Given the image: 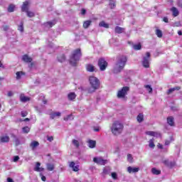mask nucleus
Returning a JSON list of instances; mask_svg holds the SVG:
<instances>
[{"label":"nucleus","instance_id":"30","mask_svg":"<svg viewBox=\"0 0 182 182\" xmlns=\"http://www.w3.org/2000/svg\"><path fill=\"white\" fill-rule=\"evenodd\" d=\"M66 60V57L65 56V55H60L58 57V62H65V60Z\"/></svg>","mask_w":182,"mask_h":182},{"label":"nucleus","instance_id":"12","mask_svg":"<svg viewBox=\"0 0 182 182\" xmlns=\"http://www.w3.org/2000/svg\"><path fill=\"white\" fill-rule=\"evenodd\" d=\"M87 143H88V147L90 149H95L96 147V141L95 140L89 139Z\"/></svg>","mask_w":182,"mask_h":182},{"label":"nucleus","instance_id":"32","mask_svg":"<svg viewBox=\"0 0 182 182\" xmlns=\"http://www.w3.org/2000/svg\"><path fill=\"white\" fill-rule=\"evenodd\" d=\"M137 122H139V123H141V122H143L144 117L143 116V114H139L137 117Z\"/></svg>","mask_w":182,"mask_h":182},{"label":"nucleus","instance_id":"29","mask_svg":"<svg viewBox=\"0 0 182 182\" xmlns=\"http://www.w3.org/2000/svg\"><path fill=\"white\" fill-rule=\"evenodd\" d=\"M68 97L69 100H73L76 99V94H75V92H70L68 94Z\"/></svg>","mask_w":182,"mask_h":182},{"label":"nucleus","instance_id":"8","mask_svg":"<svg viewBox=\"0 0 182 182\" xmlns=\"http://www.w3.org/2000/svg\"><path fill=\"white\" fill-rule=\"evenodd\" d=\"M98 66L100 70H106V68H107V62L105 59L100 58L98 60Z\"/></svg>","mask_w":182,"mask_h":182},{"label":"nucleus","instance_id":"37","mask_svg":"<svg viewBox=\"0 0 182 182\" xmlns=\"http://www.w3.org/2000/svg\"><path fill=\"white\" fill-rule=\"evenodd\" d=\"M180 89H181L180 87H175L171 88L168 90V95H170V93H173V92L176 90H180Z\"/></svg>","mask_w":182,"mask_h":182},{"label":"nucleus","instance_id":"22","mask_svg":"<svg viewBox=\"0 0 182 182\" xmlns=\"http://www.w3.org/2000/svg\"><path fill=\"white\" fill-rule=\"evenodd\" d=\"M114 31L115 33H123V32H124V28L116 26Z\"/></svg>","mask_w":182,"mask_h":182},{"label":"nucleus","instance_id":"39","mask_svg":"<svg viewBox=\"0 0 182 182\" xmlns=\"http://www.w3.org/2000/svg\"><path fill=\"white\" fill-rule=\"evenodd\" d=\"M109 6L111 8V9H113L114 6H116V2L113 0H110L109 3Z\"/></svg>","mask_w":182,"mask_h":182},{"label":"nucleus","instance_id":"59","mask_svg":"<svg viewBox=\"0 0 182 182\" xmlns=\"http://www.w3.org/2000/svg\"><path fill=\"white\" fill-rule=\"evenodd\" d=\"M41 180H42V181H46V177L44 176H41Z\"/></svg>","mask_w":182,"mask_h":182},{"label":"nucleus","instance_id":"14","mask_svg":"<svg viewBox=\"0 0 182 182\" xmlns=\"http://www.w3.org/2000/svg\"><path fill=\"white\" fill-rule=\"evenodd\" d=\"M167 123L169 124V126H174V117L172 116L167 117Z\"/></svg>","mask_w":182,"mask_h":182},{"label":"nucleus","instance_id":"40","mask_svg":"<svg viewBox=\"0 0 182 182\" xmlns=\"http://www.w3.org/2000/svg\"><path fill=\"white\" fill-rule=\"evenodd\" d=\"M72 143L73 146H75L77 149H78V147L80 146V144H79V141L76 139H73Z\"/></svg>","mask_w":182,"mask_h":182},{"label":"nucleus","instance_id":"1","mask_svg":"<svg viewBox=\"0 0 182 182\" xmlns=\"http://www.w3.org/2000/svg\"><path fill=\"white\" fill-rule=\"evenodd\" d=\"M127 62V57L125 55H121L117 58V63L114 67L113 72L114 73H120L122 70L124 68V66H126V63Z\"/></svg>","mask_w":182,"mask_h":182},{"label":"nucleus","instance_id":"33","mask_svg":"<svg viewBox=\"0 0 182 182\" xmlns=\"http://www.w3.org/2000/svg\"><path fill=\"white\" fill-rule=\"evenodd\" d=\"M156 35L157 36L158 38H162L163 37V31H161V30H160V29H156Z\"/></svg>","mask_w":182,"mask_h":182},{"label":"nucleus","instance_id":"3","mask_svg":"<svg viewBox=\"0 0 182 182\" xmlns=\"http://www.w3.org/2000/svg\"><path fill=\"white\" fill-rule=\"evenodd\" d=\"M110 129L114 136H119V134H122V133L123 132V129H124V126L120 122L116 121L112 123Z\"/></svg>","mask_w":182,"mask_h":182},{"label":"nucleus","instance_id":"25","mask_svg":"<svg viewBox=\"0 0 182 182\" xmlns=\"http://www.w3.org/2000/svg\"><path fill=\"white\" fill-rule=\"evenodd\" d=\"M11 137L14 139V141L16 144V146H19L21 144V141H19V139L15 136V134H12Z\"/></svg>","mask_w":182,"mask_h":182},{"label":"nucleus","instance_id":"43","mask_svg":"<svg viewBox=\"0 0 182 182\" xmlns=\"http://www.w3.org/2000/svg\"><path fill=\"white\" fill-rule=\"evenodd\" d=\"M16 75L17 80H19V79H21V76H22V75H23V73H22V72H17L16 73Z\"/></svg>","mask_w":182,"mask_h":182},{"label":"nucleus","instance_id":"60","mask_svg":"<svg viewBox=\"0 0 182 182\" xmlns=\"http://www.w3.org/2000/svg\"><path fill=\"white\" fill-rule=\"evenodd\" d=\"M7 182H14V179H12L11 178H8Z\"/></svg>","mask_w":182,"mask_h":182},{"label":"nucleus","instance_id":"49","mask_svg":"<svg viewBox=\"0 0 182 182\" xmlns=\"http://www.w3.org/2000/svg\"><path fill=\"white\" fill-rule=\"evenodd\" d=\"M21 116L22 117H26V116H28V112L26 111H22Z\"/></svg>","mask_w":182,"mask_h":182},{"label":"nucleus","instance_id":"16","mask_svg":"<svg viewBox=\"0 0 182 182\" xmlns=\"http://www.w3.org/2000/svg\"><path fill=\"white\" fill-rule=\"evenodd\" d=\"M46 168L48 171H53L55 170V164L48 163L46 164Z\"/></svg>","mask_w":182,"mask_h":182},{"label":"nucleus","instance_id":"63","mask_svg":"<svg viewBox=\"0 0 182 182\" xmlns=\"http://www.w3.org/2000/svg\"><path fill=\"white\" fill-rule=\"evenodd\" d=\"M175 26H181V23L180 22L175 23Z\"/></svg>","mask_w":182,"mask_h":182},{"label":"nucleus","instance_id":"26","mask_svg":"<svg viewBox=\"0 0 182 182\" xmlns=\"http://www.w3.org/2000/svg\"><path fill=\"white\" fill-rule=\"evenodd\" d=\"M0 141L1 143H8L9 141V136H4L0 138Z\"/></svg>","mask_w":182,"mask_h":182},{"label":"nucleus","instance_id":"44","mask_svg":"<svg viewBox=\"0 0 182 182\" xmlns=\"http://www.w3.org/2000/svg\"><path fill=\"white\" fill-rule=\"evenodd\" d=\"M127 161L129 163H133V156H132V154H128L127 155Z\"/></svg>","mask_w":182,"mask_h":182},{"label":"nucleus","instance_id":"4","mask_svg":"<svg viewBox=\"0 0 182 182\" xmlns=\"http://www.w3.org/2000/svg\"><path fill=\"white\" fill-rule=\"evenodd\" d=\"M82 56V52H80V49H77L73 51L72 55L70 58V63L73 66H76V63L79 62L80 58Z\"/></svg>","mask_w":182,"mask_h":182},{"label":"nucleus","instance_id":"18","mask_svg":"<svg viewBox=\"0 0 182 182\" xmlns=\"http://www.w3.org/2000/svg\"><path fill=\"white\" fill-rule=\"evenodd\" d=\"M22 60L23 62H26V63H31L32 62V58L28 56V55H23Z\"/></svg>","mask_w":182,"mask_h":182},{"label":"nucleus","instance_id":"35","mask_svg":"<svg viewBox=\"0 0 182 182\" xmlns=\"http://www.w3.org/2000/svg\"><path fill=\"white\" fill-rule=\"evenodd\" d=\"M133 49L134 50H140V49H141V44H140V43L134 44L133 46Z\"/></svg>","mask_w":182,"mask_h":182},{"label":"nucleus","instance_id":"19","mask_svg":"<svg viewBox=\"0 0 182 182\" xmlns=\"http://www.w3.org/2000/svg\"><path fill=\"white\" fill-rule=\"evenodd\" d=\"M86 70H87V72H95V70H96V68H95V66H93V65L88 64L86 66Z\"/></svg>","mask_w":182,"mask_h":182},{"label":"nucleus","instance_id":"13","mask_svg":"<svg viewBox=\"0 0 182 182\" xmlns=\"http://www.w3.org/2000/svg\"><path fill=\"white\" fill-rule=\"evenodd\" d=\"M29 5V1H24L21 6L22 12H27L28 11V6Z\"/></svg>","mask_w":182,"mask_h":182},{"label":"nucleus","instance_id":"23","mask_svg":"<svg viewBox=\"0 0 182 182\" xmlns=\"http://www.w3.org/2000/svg\"><path fill=\"white\" fill-rule=\"evenodd\" d=\"M171 12L173 13V16H178V14L180 12L178 11V9L176 7H172L171 9Z\"/></svg>","mask_w":182,"mask_h":182},{"label":"nucleus","instance_id":"62","mask_svg":"<svg viewBox=\"0 0 182 182\" xmlns=\"http://www.w3.org/2000/svg\"><path fill=\"white\" fill-rule=\"evenodd\" d=\"M170 141H165V146H168L170 144Z\"/></svg>","mask_w":182,"mask_h":182},{"label":"nucleus","instance_id":"55","mask_svg":"<svg viewBox=\"0 0 182 182\" xmlns=\"http://www.w3.org/2000/svg\"><path fill=\"white\" fill-rule=\"evenodd\" d=\"M7 96H9V97H12V96H14V92L11 91L9 92Z\"/></svg>","mask_w":182,"mask_h":182},{"label":"nucleus","instance_id":"47","mask_svg":"<svg viewBox=\"0 0 182 182\" xmlns=\"http://www.w3.org/2000/svg\"><path fill=\"white\" fill-rule=\"evenodd\" d=\"M149 146L151 149H154L155 145H154V142L153 141V139H151L149 141Z\"/></svg>","mask_w":182,"mask_h":182},{"label":"nucleus","instance_id":"10","mask_svg":"<svg viewBox=\"0 0 182 182\" xmlns=\"http://www.w3.org/2000/svg\"><path fill=\"white\" fill-rule=\"evenodd\" d=\"M140 171V168L137 167H132V166H129L127 168V171L128 173H129V174H132V173H139V171Z\"/></svg>","mask_w":182,"mask_h":182},{"label":"nucleus","instance_id":"28","mask_svg":"<svg viewBox=\"0 0 182 182\" xmlns=\"http://www.w3.org/2000/svg\"><path fill=\"white\" fill-rule=\"evenodd\" d=\"M151 173H152V174H154L155 176H159V174H161V171L160 170H158L156 168H152Z\"/></svg>","mask_w":182,"mask_h":182},{"label":"nucleus","instance_id":"17","mask_svg":"<svg viewBox=\"0 0 182 182\" xmlns=\"http://www.w3.org/2000/svg\"><path fill=\"white\" fill-rule=\"evenodd\" d=\"M56 24V21L53 20L52 21H48L47 23H45V26H46V28H52V26H53L54 25Z\"/></svg>","mask_w":182,"mask_h":182},{"label":"nucleus","instance_id":"61","mask_svg":"<svg viewBox=\"0 0 182 182\" xmlns=\"http://www.w3.org/2000/svg\"><path fill=\"white\" fill-rule=\"evenodd\" d=\"M178 6H180V8H182V0L178 1Z\"/></svg>","mask_w":182,"mask_h":182},{"label":"nucleus","instance_id":"2","mask_svg":"<svg viewBox=\"0 0 182 182\" xmlns=\"http://www.w3.org/2000/svg\"><path fill=\"white\" fill-rule=\"evenodd\" d=\"M89 82L91 87L87 89L88 93H95L100 87V81L95 76H90Z\"/></svg>","mask_w":182,"mask_h":182},{"label":"nucleus","instance_id":"53","mask_svg":"<svg viewBox=\"0 0 182 182\" xmlns=\"http://www.w3.org/2000/svg\"><path fill=\"white\" fill-rule=\"evenodd\" d=\"M18 160H19V156H16L14 157V163H16V161H18Z\"/></svg>","mask_w":182,"mask_h":182},{"label":"nucleus","instance_id":"27","mask_svg":"<svg viewBox=\"0 0 182 182\" xmlns=\"http://www.w3.org/2000/svg\"><path fill=\"white\" fill-rule=\"evenodd\" d=\"M110 171H112V168L109 166H106L103 169V174H110Z\"/></svg>","mask_w":182,"mask_h":182},{"label":"nucleus","instance_id":"36","mask_svg":"<svg viewBox=\"0 0 182 182\" xmlns=\"http://www.w3.org/2000/svg\"><path fill=\"white\" fill-rule=\"evenodd\" d=\"M8 12H14L15 11V5L10 4L7 9Z\"/></svg>","mask_w":182,"mask_h":182},{"label":"nucleus","instance_id":"5","mask_svg":"<svg viewBox=\"0 0 182 182\" xmlns=\"http://www.w3.org/2000/svg\"><path fill=\"white\" fill-rule=\"evenodd\" d=\"M129 90H130V87H123L117 92L118 99H126V96H127V92H129Z\"/></svg>","mask_w":182,"mask_h":182},{"label":"nucleus","instance_id":"45","mask_svg":"<svg viewBox=\"0 0 182 182\" xmlns=\"http://www.w3.org/2000/svg\"><path fill=\"white\" fill-rule=\"evenodd\" d=\"M20 32H23V23L21 22L20 25L18 26V28Z\"/></svg>","mask_w":182,"mask_h":182},{"label":"nucleus","instance_id":"41","mask_svg":"<svg viewBox=\"0 0 182 182\" xmlns=\"http://www.w3.org/2000/svg\"><path fill=\"white\" fill-rule=\"evenodd\" d=\"M145 88L146 89V90L149 91V93H152L153 92V88L151 87V85H145Z\"/></svg>","mask_w":182,"mask_h":182},{"label":"nucleus","instance_id":"7","mask_svg":"<svg viewBox=\"0 0 182 182\" xmlns=\"http://www.w3.org/2000/svg\"><path fill=\"white\" fill-rule=\"evenodd\" d=\"M93 161L99 166H105V164H107L109 163V161L107 159H103V158L102 157H94Z\"/></svg>","mask_w":182,"mask_h":182},{"label":"nucleus","instance_id":"48","mask_svg":"<svg viewBox=\"0 0 182 182\" xmlns=\"http://www.w3.org/2000/svg\"><path fill=\"white\" fill-rule=\"evenodd\" d=\"M112 177L114 178V180H117V173L115 172L112 173Z\"/></svg>","mask_w":182,"mask_h":182},{"label":"nucleus","instance_id":"54","mask_svg":"<svg viewBox=\"0 0 182 182\" xmlns=\"http://www.w3.org/2000/svg\"><path fill=\"white\" fill-rule=\"evenodd\" d=\"M47 140L48 141H53V136H47Z\"/></svg>","mask_w":182,"mask_h":182},{"label":"nucleus","instance_id":"9","mask_svg":"<svg viewBox=\"0 0 182 182\" xmlns=\"http://www.w3.org/2000/svg\"><path fill=\"white\" fill-rule=\"evenodd\" d=\"M164 164L168 167V168H173V167H176V161L175 160H170L166 159L163 161Z\"/></svg>","mask_w":182,"mask_h":182},{"label":"nucleus","instance_id":"52","mask_svg":"<svg viewBox=\"0 0 182 182\" xmlns=\"http://www.w3.org/2000/svg\"><path fill=\"white\" fill-rule=\"evenodd\" d=\"M80 14L81 15H83V16L86 15V9H82Z\"/></svg>","mask_w":182,"mask_h":182},{"label":"nucleus","instance_id":"56","mask_svg":"<svg viewBox=\"0 0 182 182\" xmlns=\"http://www.w3.org/2000/svg\"><path fill=\"white\" fill-rule=\"evenodd\" d=\"M163 21H164V22H165L166 23H168V18H167V17H164Z\"/></svg>","mask_w":182,"mask_h":182},{"label":"nucleus","instance_id":"31","mask_svg":"<svg viewBox=\"0 0 182 182\" xmlns=\"http://www.w3.org/2000/svg\"><path fill=\"white\" fill-rule=\"evenodd\" d=\"M73 119H75V118L73 117V114H72L64 117L65 122H68V120H73Z\"/></svg>","mask_w":182,"mask_h":182},{"label":"nucleus","instance_id":"42","mask_svg":"<svg viewBox=\"0 0 182 182\" xmlns=\"http://www.w3.org/2000/svg\"><path fill=\"white\" fill-rule=\"evenodd\" d=\"M26 12L27 13V16L29 18H33V16H35V14L32 11H27Z\"/></svg>","mask_w":182,"mask_h":182},{"label":"nucleus","instance_id":"34","mask_svg":"<svg viewBox=\"0 0 182 182\" xmlns=\"http://www.w3.org/2000/svg\"><path fill=\"white\" fill-rule=\"evenodd\" d=\"M20 99H21V102H23V103H25L26 102H29V100H30L29 97H25L23 95H21L20 97Z\"/></svg>","mask_w":182,"mask_h":182},{"label":"nucleus","instance_id":"57","mask_svg":"<svg viewBox=\"0 0 182 182\" xmlns=\"http://www.w3.org/2000/svg\"><path fill=\"white\" fill-rule=\"evenodd\" d=\"M3 29L4 31H8V29H9V27H8V26H4Z\"/></svg>","mask_w":182,"mask_h":182},{"label":"nucleus","instance_id":"46","mask_svg":"<svg viewBox=\"0 0 182 182\" xmlns=\"http://www.w3.org/2000/svg\"><path fill=\"white\" fill-rule=\"evenodd\" d=\"M30 130H31V129L29 128V127H23V132L24 133H29Z\"/></svg>","mask_w":182,"mask_h":182},{"label":"nucleus","instance_id":"38","mask_svg":"<svg viewBox=\"0 0 182 182\" xmlns=\"http://www.w3.org/2000/svg\"><path fill=\"white\" fill-rule=\"evenodd\" d=\"M99 26H101L102 28H109V25L105 21H101L99 23Z\"/></svg>","mask_w":182,"mask_h":182},{"label":"nucleus","instance_id":"64","mask_svg":"<svg viewBox=\"0 0 182 182\" xmlns=\"http://www.w3.org/2000/svg\"><path fill=\"white\" fill-rule=\"evenodd\" d=\"M158 147H159V149H163V145L159 144Z\"/></svg>","mask_w":182,"mask_h":182},{"label":"nucleus","instance_id":"6","mask_svg":"<svg viewBox=\"0 0 182 182\" xmlns=\"http://www.w3.org/2000/svg\"><path fill=\"white\" fill-rule=\"evenodd\" d=\"M150 53H146L142 59V65L144 68H150Z\"/></svg>","mask_w":182,"mask_h":182},{"label":"nucleus","instance_id":"20","mask_svg":"<svg viewBox=\"0 0 182 182\" xmlns=\"http://www.w3.org/2000/svg\"><path fill=\"white\" fill-rule=\"evenodd\" d=\"M35 171H43V168H41V162H37L34 168Z\"/></svg>","mask_w":182,"mask_h":182},{"label":"nucleus","instance_id":"24","mask_svg":"<svg viewBox=\"0 0 182 182\" xmlns=\"http://www.w3.org/2000/svg\"><path fill=\"white\" fill-rule=\"evenodd\" d=\"M38 146H39V142L36 141H33L30 144V147L32 149V150H33L36 147H38Z\"/></svg>","mask_w":182,"mask_h":182},{"label":"nucleus","instance_id":"58","mask_svg":"<svg viewBox=\"0 0 182 182\" xmlns=\"http://www.w3.org/2000/svg\"><path fill=\"white\" fill-rule=\"evenodd\" d=\"M100 128L99 127H94V132H100Z\"/></svg>","mask_w":182,"mask_h":182},{"label":"nucleus","instance_id":"15","mask_svg":"<svg viewBox=\"0 0 182 182\" xmlns=\"http://www.w3.org/2000/svg\"><path fill=\"white\" fill-rule=\"evenodd\" d=\"M61 115H62V114L60 112H52L50 114V119H53L55 117H60Z\"/></svg>","mask_w":182,"mask_h":182},{"label":"nucleus","instance_id":"21","mask_svg":"<svg viewBox=\"0 0 182 182\" xmlns=\"http://www.w3.org/2000/svg\"><path fill=\"white\" fill-rule=\"evenodd\" d=\"M92 25V21L88 20V21H85L83 23V28L84 29H87V28H89V26H90Z\"/></svg>","mask_w":182,"mask_h":182},{"label":"nucleus","instance_id":"50","mask_svg":"<svg viewBox=\"0 0 182 182\" xmlns=\"http://www.w3.org/2000/svg\"><path fill=\"white\" fill-rule=\"evenodd\" d=\"M146 134H148V136H154V132H153V131H148L146 132Z\"/></svg>","mask_w":182,"mask_h":182},{"label":"nucleus","instance_id":"11","mask_svg":"<svg viewBox=\"0 0 182 182\" xmlns=\"http://www.w3.org/2000/svg\"><path fill=\"white\" fill-rule=\"evenodd\" d=\"M69 167L73 168V171H79V165H76L73 161L70 162Z\"/></svg>","mask_w":182,"mask_h":182},{"label":"nucleus","instance_id":"51","mask_svg":"<svg viewBox=\"0 0 182 182\" xmlns=\"http://www.w3.org/2000/svg\"><path fill=\"white\" fill-rule=\"evenodd\" d=\"M153 136L154 137H161V135H160V133L154 132Z\"/></svg>","mask_w":182,"mask_h":182}]
</instances>
